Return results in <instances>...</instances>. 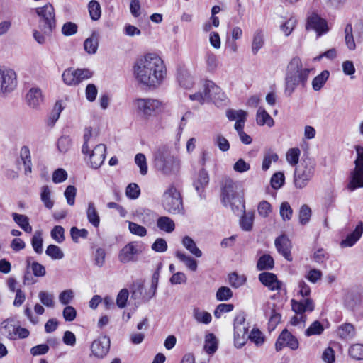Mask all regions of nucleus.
<instances>
[{"label":"nucleus","mask_w":363,"mask_h":363,"mask_svg":"<svg viewBox=\"0 0 363 363\" xmlns=\"http://www.w3.org/2000/svg\"><path fill=\"white\" fill-rule=\"evenodd\" d=\"M133 74L140 84L150 89H155L164 80L166 67L159 56L148 53L136 60L133 65Z\"/></svg>","instance_id":"nucleus-1"},{"label":"nucleus","mask_w":363,"mask_h":363,"mask_svg":"<svg viewBox=\"0 0 363 363\" xmlns=\"http://www.w3.org/2000/svg\"><path fill=\"white\" fill-rule=\"evenodd\" d=\"M311 70L309 67H303L299 57H294L286 69L284 94L290 97L298 86L306 87Z\"/></svg>","instance_id":"nucleus-2"},{"label":"nucleus","mask_w":363,"mask_h":363,"mask_svg":"<svg viewBox=\"0 0 363 363\" xmlns=\"http://www.w3.org/2000/svg\"><path fill=\"white\" fill-rule=\"evenodd\" d=\"M237 184L230 178H225L222 187V202L230 206L234 213L242 212L245 208L242 198L236 192Z\"/></svg>","instance_id":"nucleus-3"},{"label":"nucleus","mask_w":363,"mask_h":363,"mask_svg":"<svg viewBox=\"0 0 363 363\" xmlns=\"http://www.w3.org/2000/svg\"><path fill=\"white\" fill-rule=\"evenodd\" d=\"M162 206L170 214H184L182 196L173 184H170L163 193Z\"/></svg>","instance_id":"nucleus-4"},{"label":"nucleus","mask_w":363,"mask_h":363,"mask_svg":"<svg viewBox=\"0 0 363 363\" xmlns=\"http://www.w3.org/2000/svg\"><path fill=\"white\" fill-rule=\"evenodd\" d=\"M292 167H295L294 182L298 189L305 187L314 172L313 160H289Z\"/></svg>","instance_id":"nucleus-5"},{"label":"nucleus","mask_w":363,"mask_h":363,"mask_svg":"<svg viewBox=\"0 0 363 363\" xmlns=\"http://www.w3.org/2000/svg\"><path fill=\"white\" fill-rule=\"evenodd\" d=\"M37 15L40 17V23H42V30L46 35H50L56 27L55 9L53 6L48 3L42 7L35 9Z\"/></svg>","instance_id":"nucleus-6"},{"label":"nucleus","mask_w":363,"mask_h":363,"mask_svg":"<svg viewBox=\"0 0 363 363\" xmlns=\"http://www.w3.org/2000/svg\"><path fill=\"white\" fill-rule=\"evenodd\" d=\"M145 250V245L140 241H132L126 244L118 253V260L123 264L138 261V256Z\"/></svg>","instance_id":"nucleus-7"},{"label":"nucleus","mask_w":363,"mask_h":363,"mask_svg":"<svg viewBox=\"0 0 363 363\" xmlns=\"http://www.w3.org/2000/svg\"><path fill=\"white\" fill-rule=\"evenodd\" d=\"M17 85L16 74L12 69L0 67V91L3 94L12 91Z\"/></svg>","instance_id":"nucleus-8"},{"label":"nucleus","mask_w":363,"mask_h":363,"mask_svg":"<svg viewBox=\"0 0 363 363\" xmlns=\"http://www.w3.org/2000/svg\"><path fill=\"white\" fill-rule=\"evenodd\" d=\"M355 167L351 171L347 189L350 191L363 187V160H354Z\"/></svg>","instance_id":"nucleus-9"},{"label":"nucleus","mask_w":363,"mask_h":363,"mask_svg":"<svg viewBox=\"0 0 363 363\" xmlns=\"http://www.w3.org/2000/svg\"><path fill=\"white\" fill-rule=\"evenodd\" d=\"M203 86L206 100H211L216 104L225 101L226 98L225 94L213 82L206 80Z\"/></svg>","instance_id":"nucleus-10"},{"label":"nucleus","mask_w":363,"mask_h":363,"mask_svg":"<svg viewBox=\"0 0 363 363\" xmlns=\"http://www.w3.org/2000/svg\"><path fill=\"white\" fill-rule=\"evenodd\" d=\"M135 104L140 113L150 116L160 108L161 103L152 99H137Z\"/></svg>","instance_id":"nucleus-11"},{"label":"nucleus","mask_w":363,"mask_h":363,"mask_svg":"<svg viewBox=\"0 0 363 363\" xmlns=\"http://www.w3.org/2000/svg\"><path fill=\"white\" fill-rule=\"evenodd\" d=\"M306 28L307 30H315L318 36H321L329 30L326 20L315 13L312 14L308 18Z\"/></svg>","instance_id":"nucleus-12"},{"label":"nucleus","mask_w":363,"mask_h":363,"mask_svg":"<svg viewBox=\"0 0 363 363\" xmlns=\"http://www.w3.org/2000/svg\"><path fill=\"white\" fill-rule=\"evenodd\" d=\"M299 345L298 341L286 329H284L278 337L275 343L277 351H280L284 347H288L293 350L298 349Z\"/></svg>","instance_id":"nucleus-13"},{"label":"nucleus","mask_w":363,"mask_h":363,"mask_svg":"<svg viewBox=\"0 0 363 363\" xmlns=\"http://www.w3.org/2000/svg\"><path fill=\"white\" fill-rule=\"evenodd\" d=\"M259 281L270 291H281L286 289L284 287V284L281 281L277 279L275 274L271 272H262L258 276Z\"/></svg>","instance_id":"nucleus-14"},{"label":"nucleus","mask_w":363,"mask_h":363,"mask_svg":"<svg viewBox=\"0 0 363 363\" xmlns=\"http://www.w3.org/2000/svg\"><path fill=\"white\" fill-rule=\"evenodd\" d=\"M154 166L157 171L164 175L176 174L180 168L179 160H154Z\"/></svg>","instance_id":"nucleus-15"},{"label":"nucleus","mask_w":363,"mask_h":363,"mask_svg":"<svg viewBox=\"0 0 363 363\" xmlns=\"http://www.w3.org/2000/svg\"><path fill=\"white\" fill-rule=\"evenodd\" d=\"M110 349V339L107 336H102L95 340L91 346L93 354L99 358L104 357Z\"/></svg>","instance_id":"nucleus-16"},{"label":"nucleus","mask_w":363,"mask_h":363,"mask_svg":"<svg viewBox=\"0 0 363 363\" xmlns=\"http://www.w3.org/2000/svg\"><path fill=\"white\" fill-rule=\"evenodd\" d=\"M201 162L203 167L200 170L197 178L194 182V186L200 196L202 197V193L209 182V177L206 168L208 167L210 164H207L206 160H201Z\"/></svg>","instance_id":"nucleus-17"},{"label":"nucleus","mask_w":363,"mask_h":363,"mask_svg":"<svg viewBox=\"0 0 363 363\" xmlns=\"http://www.w3.org/2000/svg\"><path fill=\"white\" fill-rule=\"evenodd\" d=\"M275 247L279 252L288 261L292 260L291 255V243L288 237L281 235L276 238L274 241Z\"/></svg>","instance_id":"nucleus-18"},{"label":"nucleus","mask_w":363,"mask_h":363,"mask_svg":"<svg viewBox=\"0 0 363 363\" xmlns=\"http://www.w3.org/2000/svg\"><path fill=\"white\" fill-rule=\"evenodd\" d=\"M264 315L268 318L269 330H273L281 321V315L275 309L274 303H268L264 309Z\"/></svg>","instance_id":"nucleus-19"},{"label":"nucleus","mask_w":363,"mask_h":363,"mask_svg":"<svg viewBox=\"0 0 363 363\" xmlns=\"http://www.w3.org/2000/svg\"><path fill=\"white\" fill-rule=\"evenodd\" d=\"M28 106L32 108H37L43 101L42 91L38 87H32L26 96Z\"/></svg>","instance_id":"nucleus-20"},{"label":"nucleus","mask_w":363,"mask_h":363,"mask_svg":"<svg viewBox=\"0 0 363 363\" xmlns=\"http://www.w3.org/2000/svg\"><path fill=\"white\" fill-rule=\"evenodd\" d=\"M363 233V222L359 221L356 225L354 230L347 235L345 240L340 242L342 247H348L353 246L362 237Z\"/></svg>","instance_id":"nucleus-21"},{"label":"nucleus","mask_w":363,"mask_h":363,"mask_svg":"<svg viewBox=\"0 0 363 363\" xmlns=\"http://www.w3.org/2000/svg\"><path fill=\"white\" fill-rule=\"evenodd\" d=\"M292 310L297 314L302 315L306 311H313L314 303L311 298H302L301 301L291 300Z\"/></svg>","instance_id":"nucleus-22"},{"label":"nucleus","mask_w":363,"mask_h":363,"mask_svg":"<svg viewBox=\"0 0 363 363\" xmlns=\"http://www.w3.org/2000/svg\"><path fill=\"white\" fill-rule=\"evenodd\" d=\"M99 33L97 31H93L90 37L84 42V50L89 55L96 53L99 47Z\"/></svg>","instance_id":"nucleus-23"},{"label":"nucleus","mask_w":363,"mask_h":363,"mask_svg":"<svg viewBox=\"0 0 363 363\" xmlns=\"http://www.w3.org/2000/svg\"><path fill=\"white\" fill-rule=\"evenodd\" d=\"M247 331L248 328L246 325L234 327V342L236 347L240 348L245 344Z\"/></svg>","instance_id":"nucleus-24"},{"label":"nucleus","mask_w":363,"mask_h":363,"mask_svg":"<svg viewBox=\"0 0 363 363\" xmlns=\"http://www.w3.org/2000/svg\"><path fill=\"white\" fill-rule=\"evenodd\" d=\"M13 318H7L1 323V333L9 340H16L15 330L16 326L13 324Z\"/></svg>","instance_id":"nucleus-25"},{"label":"nucleus","mask_w":363,"mask_h":363,"mask_svg":"<svg viewBox=\"0 0 363 363\" xmlns=\"http://www.w3.org/2000/svg\"><path fill=\"white\" fill-rule=\"evenodd\" d=\"M256 122L260 126L267 125L268 127L271 128L274 125V119L262 107H259L257 111Z\"/></svg>","instance_id":"nucleus-26"},{"label":"nucleus","mask_w":363,"mask_h":363,"mask_svg":"<svg viewBox=\"0 0 363 363\" xmlns=\"http://www.w3.org/2000/svg\"><path fill=\"white\" fill-rule=\"evenodd\" d=\"M131 292L132 297L134 298H140L144 301H149L151 299L145 297L148 294V290L145 289L144 284L140 281H136L133 284Z\"/></svg>","instance_id":"nucleus-27"},{"label":"nucleus","mask_w":363,"mask_h":363,"mask_svg":"<svg viewBox=\"0 0 363 363\" xmlns=\"http://www.w3.org/2000/svg\"><path fill=\"white\" fill-rule=\"evenodd\" d=\"M11 216L14 222L26 233H30L32 232V226L29 223V218L27 216L13 213Z\"/></svg>","instance_id":"nucleus-28"},{"label":"nucleus","mask_w":363,"mask_h":363,"mask_svg":"<svg viewBox=\"0 0 363 363\" xmlns=\"http://www.w3.org/2000/svg\"><path fill=\"white\" fill-rule=\"evenodd\" d=\"M86 216L88 221L95 228H98L100 224V216L95 207L94 203L90 201L88 203V208L86 210Z\"/></svg>","instance_id":"nucleus-29"},{"label":"nucleus","mask_w":363,"mask_h":363,"mask_svg":"<svg viewBox=\"0 0 363 363\" xmlns=\"http://www.w3.org/2000/svg\"><path fill=\"white\" fill-rule=\"evenodd\" d=\"M157 226L161 230L170 233L174 230L175 223L168 216H161L157 220Z\"/></svg>","instance_id":"nucleus-30"},{"label":"nucleus","mask_w":363,"mask_h":363,"mask_svg":"<svg viewBox=\"0 0 363 363\" xmlns=\"http://www.w3.org/2000/svg\"><path fill=\"white\" fill-rule=\"evenodd\" d=\"M183 246L193 255L196 257L202 256L201 250L197 247L194 240L189 236H184L182 239Z\"/></svg>","instance_id":"nucleus-31"},{"label":"nucleus","mask_w":363,"mask_h":363,"mask_svg":"<svg viewBox=\"0 0 363 363\" xmlns=\"http://www.w3.org/2000/svg\"><path fill=\"white\" fill-rule=\"evenodd\" d=\"M175 256L181 262L184 263L186 267L190 270L195 272L197 269V262L191 257L186 255L184 252L177 250L175 252Z\"/></svg>","instance_id":"nucleus-32"},{"label":"nucleus","mask_w":363,"mask_h":363,"mask_svg":"<svg viewBox=\"0 0 363 363\" xmlns=\"http://www.w3.org/2000/svg\"><path fill=\"white\" fill-rule=\"evenodd\" d=\"M274 261L269 255L261 256L257 263V269L259 271L270 270L274 268Z\"/></svg>","instance_id":"nucleus-33"},{"label":"nucleus","mask_w":363,"mask_h":363,"mask_svg":"<svg viewBox=\"0 0 363 363\" xmlns=\"http://www.w3.org/2000/svg\"><path fill=\"white\" fill-rule=\"evenodd\" d=\"M330 76V72L328 70H323L318 75H317L312 81V87L314 91L320 90L324 84L326 83Z\"/></svg>","instance_id":"nucleus-34"},{"label":"nucleus","mask_w":363,"mask_h":363,"mask_svg":"<svg viewBox=\"0 0 363 363\" xmlns=\"http://www.w3.org/2000/svg\"><path fill=\"white\" fill-rule=\"evenodd\" d=\"M62 110L63 107L62 106L61 101H56L54 108L50 113L47 120V124L48 126L52 127L55 124L57 121L59 119L60 113Z\"/></svg>","instance_id":"nucleus-35"},{"label":"nucleus","mask_w":363,"mask_h":363,"mask_svg":"<svg viewBox=\"0 0 363 363\" xmlns=\"http://www.w3.org/2000/svg\"><path fill=\"white\" fill-rule=\"evenodd\" d=\"M264 44V35L261 30H257L253 35L252 52L256 55Z\"/></svg>","instance_id":"nucleus-36"},{"label":"nucleus","mask_w":363,"mask_h":363,"mask_svg":"<svg viewBox=\"0 0 363 363\" xmlns=\"http://www.w3.org/2000/svg\"><path fill=\"white\" fill-rule=\"evenodd\" d=\"M218 349V340L213 333H209L206 337L204 350L208 354H213Z\"/></svg>","instance_id":"nucleus-37"},{"label":"nucleus","mask_w":363,"mask_h":363,"mask_svg":"<svg viewBox=\"0 0 363 363\" xmlns=\"http://www.w3.org/2000/svg\"><path fill=\"white\" fill-rule=\"evenodd\" d=\"M193 317L199 323L208 324L212 320L211 313L199 308L193 310Z\"/></svg>","instance_id":"nucleus-38"},{"label":"nucleus","mask_w":363,"mask_h":363,"mask_svg":"<svg viewBox=\"0 0 363 363\" xmlns=\"http://www.w3.org/2000/svg\"><path fill=\"white\" fill-rule=\"evenodd\" d=\"M88 10L92 21H97L101 18V9L97 1L91 0L88 4Z\"/></svg>","instance_id":"nucleus-39"},{"label":"nucleus","mask_w":363,"mask_h":363,"mask_svg":"<svg viewBox=\"0 0 363 363\" xmlns=\"http://www.w3.org/2000/svg\"><path fill=\"white\" fill-rule=\"evenodd\" d=\"M62 79L63 82L67 86L77 85L75 69L72 68L66 69L62 74Z\"/></svg>","instance_id":"nucleus-40"},{"label":"nucleus","mask_w":363,"mask_h":363,"mask_svg":"<svg viewBox=\"0 0 363 363\" xmlns=\"http://www.w3.org/2000/svg\"><path fill=\"white\" fill-rule=\"evenodd\" d=\"M339 336L342 339L352 337L355 334L354 327L351 323H345L338 328L337 330Z\"/></svg>","instance_id":"nucleus-41"},{"label":"nucleus","mask_w":363,"mask_h":363,"mask_svg":"<svg viewBox=\"0 0 363 363\" xmlns=\"http://www.w3.org/2000/svg\"><path fill=\"white\" fill-rule=\"evenodd\" d=\"M31 257L26 259L27 267H30L33 274L35 277H43L45 276L46 271L45 268L41 264L37 262H33L30 263Z\"/></svg>","instance_id":"nucleus-42"},{"label":"nucleus","mask_w":363,"mask_h":363,"mask_svg":"<svg viewBox=\"0 0 363 363\" xmlns=\"http://www.w3.org/2000/svg\"><path fill=\"white\" fill-rule=\"evenodd\" d=\"M254 221V213L247 212L240 218V225L241 228L245 231H250L252 228Z\"/></svg>","instance_id":"nucleus-43"},{"label":"nucleus","mask_w":363,"mask_h":363,"mask_svg":"<svg viewBox=\"0 0 363 363\" xmlns=\"http://www.w3.org/2000/svg\"><path fill=\"white\" fill-rule=\"evenodd\" d=\"M349 355L355 360H363V344L352 345L348 350Z\"/></svg>","instance_id":"nucleus-44"},{"label":"nucleus","mask_w":363,"mask_h":363,"mask_svg":"<svg viewBox=\"0 0 363 363\" xmlns=\"http://www.w3.org/2000/svg\"><path fill=\"white\" fill-rule=\"evenodd\" d=\"M45 254L52 259H61L65 256L60 247L55 245H48Z\"/></svg>","instance_id":"nucleus-45"},{"label":"nucleus","mask_w":363,"mask_h":363,"mask_svg":"<svg viewBox=\"0 0 363 363\" xmlns=\"http://www.w3.org/2000/svg\"><path fill=\"white\" fill-rule=\"evenodd\" d=\"M324 331L323 325L320 321H314L305 331V335L307 337L312 335H318Z\"/></svg>","instance_id":"nucleus-46"},{"label":"nucleus","mask_w":363,"mask_h":363,"mask_svg":"<svg viewBox=\"0 0 363 363\" xmlns=\"http://www.w3.org/2000/svg\"><path fill=\"white\" fill-rule=\"evenodd\" d=\"M43 238L40 231H36L31 239V245L34 251L38 254L43 252Z\"/></svg>","instance_id":"nucleus-47"},{"label":"nucleus","mask_w":363,"mask_h":363,"mask_svg":"<svg viewBox=\"0 0 363 363\" xmlns=\"http://www.w3.org/2000/svg\"><path fill=\"white\" fill-rule=\"evenodd\" d=\"M160 266L157 268V271L154 272L152 277V281H151V286L150 289H148V294L146 295L147 298H152L155 296L157 286H158V281H159V277H160Z\"/></svg>","instance_id":"nucleus-48"},{"label":"nucleus","mask_w":363,"mask_h":363,"mask_svg":"<svg viewBox=\"0 0 363 363\" xmlns=\"http://www.w3.org/2000/svg\"><path fill=\"white\" fill-rule=\"evenodd\" d=\"M38 298L40 302L45 306L53 308L55 306L54 303V295L48 291H40L38 293Z\"/></svg>","instance_id":"nucleus-49"},{"label":"nucleus","mask_w":363,"mask_h":363,"mask_svg":"<svg viewBox=\"0 0 363 363\" xmlns=\"http://www.w3.org/2000/svg\"><path fill=\"white\" fill-rule=\"evenodd\" d=\"M216 297L219 301H228L233 297V291L229 287L221 286L216 291Z\"/></svg>","instance_id":"nucleus-50"},{"label":"nucleus","mask_w":363,"mask_h":363,"mask_svg":"<svg viewBox=\"0 0 363 363\" xmlns=\"http://www.w3.org/2000/svg\"><path fill=\"white\" fill-rule=\"evenodd\" d=\"M50 190L48 186H43L40 194V199L45 206L48 209L53 207L54 202L50 199Z\"/></svg>","instance_id":"nucleus-51"},{"label":"nucleus","mask_w":363,"mask_h":363,"mask_svg":"<svg viewBox=\"0 0 363 363\" xmlns=\"http://www.w3.org/2000/svg\"><path fill=\"white\" fill-rule=\"evenodd\" d=\"M61 31L63 35L71 36L77 33L78 26L74 22L68 21L63 24Z\"/></svg>","instance_id":"nucleus-52"},{"label":"nucleus","mask_w":363,"mask_h":363,"mask_svg":"<svg viewBox=\"0 0 363 363\" xmlns=\"http://www.w3.org/2000/svg\"><path fill=\"white\" fill-rule=\"evenodd\" d=\"M169 152L167 145H160L154 152V159H167L169 157Z\"/></svg>","instance_id":"nucleus-53"},{"label":"nucleus","mask_w":363,"mask_h":363,"mask_svg":"<svg viewBox=\"0 0 363 363\" xmlns=\"http://www.w3.org/2000/svg\"><path fill=\"white\" fill-rule=\"evenodd\" d=\"M229 282L234 288H239L246 281L245 276H240L236 272H233L228 276Z\"/></svg>","instance_id":"nucleus-54"},{"label":"nucleus","mask_w":363,"mask_h":363,"mask_svg":"<svg viewBox=\"0 0 363 363\" xmlns=\"http://www.w3.org/2000/svg\"><path fill=\"white\" fill-rule=\"evenodd\" d=\"M311 216V210L307 205H303L299 211V222L304 225L308 223Z\"/></svg>","instance_id":"nucleus-55"},{"label":"nucleus","mask_w":363,"mask_h":363,"mask_svg":"<svg viewBox=\"0 0 363 363\" xmlns=\"http://www.w3.org/2000/svg\"><path fill=\"white\" fill-rule=\"evenodd\" d=\"M128 228L130 232L135 235L144 237L147 235V229L136 223L129 222Z\"/></svg>","instance_id":"nucleus-56"},{"label":"nucleus","mask_w":363,"mask_h":363,"mask_svg":"<svg viewBox=\"0 0 363 363\" xmlns=\"http://www.w3.org/2000/svg\"><path fill=\"white\" fill-rule=\"evenodd\" d=\"M77 85L82 81L89 79L93 76V72L89 69H75Z\"/></svg>","instance_id":"nucleus-57"},{"label":"nucleus","mask_w":363,"mask_h":363,"mask_svg":"<svg viewBox=\"0 0 363 363\" xmlns=\"http://www.w3.org/2000/svg\"><path fill=\"white\" fill-rule=\"evenodd\" d=\"M88 230L86 229H78L77 227H72L70 230V235L74 242H78L79 238H86L88 237Z\"/></svg>","instance_id":"nucleus-58"},{"label":"nucleus","mask_w":363,"mask_h":363,"mask_svg":"<svg viewBox=\"0 0 363 363\" xmlns=\"http://www.w3.org/2000/svg\"><path fill=\"white\" fill-rule=\"evenodd\" d=\"M284 174L281 172H277L274 174L271 178V185L274 189H279L284 183Z\"/></svg>","instance_id":"nucleus-59"},{"label":"nucleus","mask_w":363,"mask_h":363,"mask_svg":"<svg viewBox=\"0 0 363 363\" xmlns=\"http://www.w3.org/2000/svg\"><path fill=\"white\" fill-rule=\"evenodd\" d=\"M247 338L257 345H261L263 344L264 340L261 331L257 328H253L247 336Z\"/></svg>","instance_id":"nucleus-60"},{"label":"nucleus","mask_w":363,"mask_h":363,"mask_svg":"<svg viewBox=\"0 0 363 363\" xmlns=\"http://www.w3.org/2000/svg\"><path fill=\"white\" fill-rule=\"evenodd\" d=\"M126 196L131 199H136L140 194L139 186L135 183L130 184L125 190Z\"/></svg>","instance_id":"nucleus-61"},{"label":"nucleus","mask_w":363,"mask_h":363,"mask_svg":"<svg viewBox=\"0 0 363 363\" xmlns=\"http://www.w3.org/2000/svg\"><path fill=\"white\" fill-rule=\"evenodd\" d=\"M64 234L65 230L61 225H56L51 230V237L58 243H61L65 240Z\"/></svg>","instance_id":"nucleus-62"},{"label":"nucleus","mask_w":363,"mask_h":363,"mask_svg":"<svg viewBox=\"0 0 363 363\" xmlns=\"http://www.w3.org/2000/svg\"><path fill=\"white\" fill-rule=\"evenodd\" d=\"M129 296L128 290L126 289H121L117 295L116 304L118 308H123L125 307Z\"/></svg>","instance_id":"nucleus-63"},{"label":"nucleus","mask_w":363,"mask_h":363,"mask_svg":"<svg viewBox=\"0 0 363 363\" xmlns=\"http://www.w3.org/2000/svg\"><path fill=\"white\" fill-rule=\"evenodd\" d=\"M167 243L164 238H157L152 243L151 248L156 252H164L167 250Z\"/></svg>","instance_id":"nucleus-64"}]
</instances>
